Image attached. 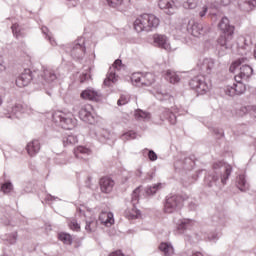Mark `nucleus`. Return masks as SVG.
I'll return each instance as SVG.
<instances>
[{"label": "nucleus", "instance_id": "603ef678", "mask_svg": "<svg viewBox=\"0 0 256 256\" xmlns=\"http://www.w3.org/2000/svg\"><path fill=\"white\" fill-rule=\"evenodd\" d=\"M1 191H3V193H11V191H13V184H11V182H6L1 186Z\"/></svg>", "mask_w": 256, "mask_h": 256}, {"label": "nucleus", "instance_id": "1a4fd4ad", "mask_svg": "<svg viewBox=\"0 0 256 256\" xmlns=\"http://www.w3.org/2000/svg\"><path fill=\"white\" fill-rule=\"evenodd\" d=\"M121 65H122V61L117 59V60H115L113 65L110 67L107 77L104 80V85L106 87H111V85H113V83H117V81L119 79V76H117V71H119V69H121Z\"/></svg>", "mask_w": 256, "mask_h": 256}, {"label": "nucleus", "instance_id": "de8ad7c7", "mask_svg": "<svg viewBox=\"0 0 256 256\" xmlns=\"http://www.w3.org/2000/svg\"><path fill=\"white\" fill-rule=\"evenodd\" d=\"M5 241L10 245H15V243H17V232H13L6 236Z\"/></svg>", "mask_w": 256, "mask_h": 256}, {"label": "nucleus", "instance_id": "a211bd4d", "mask_svg": "<svg viewBox=\"0 0 256 256\" xmlns=\"http://www.w3.org/2000/svg\"><path fill=\"white\" fill-rule=\"evenodd\" d=\"M193 167H195V160L192 157L179 160L175 163V169H178L179 171H191Z\"/></svg>", "mask_w": 256, "mask_h": 256}, {"label": "nucleus", "instance_id": "20e7f679", "mask_svg": "<svg viewBox=\"0 0 256 256\" xmlns=\"http://www.w3.org/2000/svg\"><path fill=\"white\" fill-rule=\"evenodd\" d=\"M191 229H193V220L184 218L178 221L177 230L179 233L185 235L184 239L186 243L193 245V243H197L201 238L197 234H187V231H191Z\"/></svg>", "mask_w": 256, "mask_h": 256}, {"label": "nucleus", "instance_id": "338daca9", "mask_svg": "<svg viewBox=\"0 0 256 256\" xmlns=\"http://www.w3.org/2000/svg\"><path fill=\"white\" fill-rule=\"evenodd\" d=\"M55 199H57V198H55L54 196H51V194H48L46 196V201H55Z\"/></svg>", "mask_w": 256, "mask_h": 256}, {"label": "nucleus", "instance_id": "412c9836", "mask_svg": "<svg viewBox=\"0 0 256 256\" xmlns=\"http://www.w3.org/2000/svg\"><path fill=\"white\" fill-rule=\"evenodd\" d=\"M147 26V18L145 14L140 15L136 20L134 21V29L137 31V33H142V31L149 32Z\"/></svg>", "mask_w": 256, "mask_h": 256}, {"label": "nucleus", "instance_id": "bf43d9fd", "mask_svg": "<svg viewBox=\"0 0 256 256\" xmlns=\"http://www.w3.org/2000/svg\"><path fill=\"white\" fill-rule=\"evenodd\" d=\"M196 181H197V176H193L189 182H187L186 180H183L182 183L184 187H189V185H191L192 183H195Z\"/></svg>", "mask_w": 256, "mask_h": 256}, {"label": "nucleus", "instance_id": "473e14b6", "mask_svg": "<svg viewBox=\"0 0 256 256\" xmlns=\"http://www.w3.org/2000/svg\"><path fill=\"white\" fill-rule=\"evenodd\" d=\"M62 141L64 147H69V145H75L79 143V138H77L76 135L70 134L68 136H64Z\"/></svg>", "mask_w": 256, "mask_h": 256}, {"label": "nucleus", "instance_id": "ea45409f", "mask_svg": "<svg viewBox=\"0 0 256 256\" xmlns=\"http://www.w3.org/2000/svg\"><path fill=\"white\" fill-rule=\"evenodd\" d=\"M131 81H132V83H136V85H138V87H141L142 81H143V73H141V72L133 73L131 76Z\"/></svg>", "mask_w": 256, "mask_h": 256}, {"label": "nucleus", "instance_id": "09e8293b", "mask_svg": "<svg viewBox=\"0 0 256 256\" xmlns=\"http://www.w3.org/2000/svg\"><path fill=\"white\" fill-rule=\"evenodd\" d=\"M224 93L226 95H228V97H235V95H237V93L235 92V87L232 85V86H226L224 88Z\"/></svg>", "mask_w": 256, "mask_h": 256}, {"label": "nucleus", "instance_id": "6e6d98bb", "mask_svg": "<svg viewBox=\"0 0 256 256\" xmlns=\"http://www.w3.org/2000/svg\"><path fill=\"white\" fill-rule=\"evenodd\" d=\"M182 256H205L201 252H191L189 250L182 253Z\"/></svg>", "mask_w": 256, "mask_h": 256}, {"label": "nucleus", "instance_id": "774afa93", "mask_svg": "<svg viewBox=\"0 0 256 256\" xmlns=\"http://www.w3.org/2000/svg\"><path fill=\"white\" fill-rule=\"evenodd\" d=\"M135 175L136 177H141V175H143V171H141V169H137Z\"/></svg>", "mask_w": 256, "mask_h": 256}, {"label": "nucleus", "instance_id": "bb28decb", "mask_svg": "<svg viewBox=\"0 0 256 256\" xmlns=\"http://www.w3.org/2000/svg\"><path fill=\"white\" fill-rule=\"evenodd\" d=\"M99 221L102 223V225H105V227H111V225L115 223L113 213L111 212H102L99 215Z\"/></svg>", "mask_w": 256, "mask_h": 256}, {"label": "nucleus", "instance_id": "f03ea898", "mask_svg": "<svg viewBox=\"0 0 256 256\" xmlns=\"http://www.w3.org/2000/svg\"><path fill=\"white\" fill-rule=\"evenodd\" d=\"M218 28L221 31V35L217 40V43L220 46L218 55L223 57V55L226 53L225 51L233 47L231 41H233V35H235V26L231 25L229 18L224 16L219 22Z\"/></svg>", "mask_w": 256, "mask_h": 256}, {"label": "nucleus", "instance_id": "2f4dec72", "mask_svg": "<svg viewBox=\"0 0 256 256\" xmlns=\"http://www.w3.org/2000/svg\"><path fill=\"white\" fill-rule=\"evenodd\" d=\"M236 83L233 84L234 86V91L236 92V95H243V93H245L246 91V87L245 84H243V82H241L242 80L239 78H235Z\"/></svg>", "mask_w": 256, "mask_h": 256}, {"label": "nucleus", "instance_id": "4468645a", "mask_svg": "<svg viewBox=\"0 0 256 256\" xmlns=\"http://www.w3.org/2000/svg\"><path fill=\"white\" fill-rule=\"evenodd\" d=\"M189 25L191 26L188 28V31L193 35V37H201V35H205V33H209L210 31L209 26H203V24L198 22H194L192 24L189 22Z\"/></svg>", "mask_w": 256, "mask_h": 256}, {"label": "nucleus", "instance_id": "393cba45", "mask_svg": "<svg viewBox=\"0 0 256 256\" xmlns=\"http://www.w3.org/2000/svg\"><path fill=\"white\" fill-rule=\"evenodd\" d=\"M146 16V27L148 28L149 31H153V29H157L159 27L160 20L157 18V16L153 14H145Z\"/></svg>", "mask_w": 256, "mask_h": 256}, {"label": "nucleus", "instance_id": "79ce46f5", "mask_svg": "<svg viewBox=\"0 0 256 256\" xmlns=\"http://www.w3.org/2000/svg\"><path fill=\"white\" fill-rule=\"evenodd\" d=\"M247 61V58H240L233 62L229 68L230 73H235L237 67H240V65H243Z\"/></svg>", "mask_w": 256, "mask_h": 256}, {"label": "nucleus", "instance_id": "aec40b11", "mask_svg": "<svg viewBox=\"0 0 256 256\" xmlns=\"http://www.w3.org/2000/svg\"><path fill=\"white\" fill-rule=\"evenodd\" d=\"M115 187V180L110 177H103L100 179V189L102 193H111Z\"/></svg>", "mask_w": 256, "mask_h": 256}, {"label": "nucleus", "instance_id": "2eb2a0df", "mask_svg": "<svg viewBox=\"0 0 256 256\" xmlns=\"http://www.w3.org/2000/svg\"><path fill=\"white\" fill-rule=\"evenodd\" d=\"M23 113H31V108L27 105L15 104L11 108V115H8V119H19Z\"/></svg>", "mask_w": 256, "mask_h": 256}, {"label": "nucleus", "instance_id": "ddd939ff", "mask_svg": "<svg viewBox=\"0 0 256 256\" xmlns=\"http://www.w3.org/2000/svg\"><path fill=\"white\" fill-rule=\"evenodd\" d=\"M53 81H57V74L55 73V70L45 68L38 76V83H40V85L53 83Z\"/></svg>", "mask_w": 256, "mask_h": 256}, {"label": "nucleus", "instance_id": "dca6fc26", "mask_svg": "<svg viewBox=\"0 0 256 256\" xmlns=\"http://www.w3.org/2000/svg\"><path fill=\"white\" fill-rule=\"evenodd\" d=\"M158 6L166 13V15H173L175 14V11H177L175 0H159Z\"/></svg>", "mask_w": 256, "mask_h": 256}, {"label": "nucleus", "instance_id": "864d4df0", "mask_svg": "<svg viewBox=\"0 0 256 256\" xmlns=\"http://www.w3.org/2000/svg\"><path fill=\"white\" fill-rule=\"evenodd\" d=\"M137 134L133 131L126 132L122 135V139H126V141H129L131 139H136Z\"/></svg>", "mask_w": 256, "mask_h": 256}, {"label": "nucleus", "instance_id": "f3484780", "mask_svg": "<svg viewBox=\"0 0 256 256\" xmlns=\"http://www.w3.org/2000/svg\"><path fill=\"white\" fill-rule=\"evenodd\" d=\"M32 79H33V76H31V70L26 69L16 79V85L17 87H20V88L27 87V85L31 83Z\"/></svg>", "mask_w": 256, "mask_h": 256}, {"label": "nucleus", "instance_id": "5fc2aeb1", "mask_svg": "<svg viewBox=\"0 0 256 256\" xmlns=\"http://www.w3.org/2000/svg\"><path fill=\"white\" fill-rule=\"evenodd\" d=\"M219 239V235L216 232H212L208 234L206 241H212L215 243Z\"/></svg>", "mask_w": 256, "mask_h": 256}, {"label": "nucleus", "instance_id": "7ed1b4c3", "mask_svg": "<svg viewBox=\"0 0 256 256\" xmlns=\"http://www.w3.org/2000/svg\"><path fill=\"white\" fill-rule=\"evenodd\" d=\"M52 121L58 127H62V129H74L77 125V119L73 117V114H66L65 112L56 111L52 114Z\"/></svg>", "mask_w": 256, "mask_h": 256}, {"label": "nucleus", "instance_id": "4d7b16f0", "mask_svg": "<svg viewBox=\"0 0 256 256\" xmlns=\"http://www.w3.org/2000/svg\"><path fill=\"white\" fill-rule=\"evenodd\" d=\"M246 113H251V106H244L240 108L239 115H246Z\"/></svg>", "mask_w": 256, "mask_h": 256}, {"label": "nucleus", "instance_id": "0e129e2a", "mask_svg": "<svg viewBox=\"0 0 256 256\" xmlns=\"http://www.w3.org/2000/svg\"><path fill=\"white\" fill-rule=\"evenodd\" d=\"M214 133L216 135H219L220 137H223V130L222 129L216 128V129H214Z\"/></svg>", "mask_w": 256, "mask_h": 256}, {"label": "nucleus", "instance_id": "cd10ccee", "mask_svg": "<svg viewBox=\"0 0 256 256\" xmlns=\"http://www.w3.org/2000/svg\"><path fill=\"white\" fill-rule=\"evenodd\" d=\"M238 5L242 11L249 13V11H253L255 9L256 0H238Z\"/></svg>", "mask_w": 256, "mask_h": 256}, {"label": "nucleus", "instance_id": "8fccbe9b", "mask_svg": "<svg viewBox=\"0 0 256 256\" xmlns=\"http://www.w3.org/2000/svg\"><path fill=\"white\" fill-rule=\"evenodd\" d=\"M127 103H129V95H121L119 100L117 101V105L119 107H122V105H127Z\"/></svg>", "mask_w": 256, "mask_h": 256}, {"label": "nucleus", "instance_id": "f704fd0d", "mask_svg": "<svg viewBox=\"0 0 256 256\" xmlns=\"http://www.w3.org/2000/svg\"><path fill=\"white\" fill-rule=\"evenodd\" d=\"M237 187L240 191H247L249 189V184L245 180V175H239L237 177Z\"/></svg>", "mask_w": 256, "mask_h": 256}, {"label": "nucleus", "instance_id": "13d9d810", "mask_svg": "<svg viewBox=\"0 0 256 256\" xmlns=\"http://www.w3.org/2000/svg\"><path fill=\"white\" fill-rule=\"evenodd\" d=\"M7 71V66L5 65V59L0 56V73Z\"/></svg>", "mask_w": 256, "mask_h": 256}, {"label": "nucleus", "instance_id": "423d86ee", "mask_svg": "<svg viewBox=\"0 0 256 256\" xmlns=\"http://www.w3.org/2000/svg\"><path fill=\"white\" fill-rule=\"evenodd\" d=\"M141 193V186L137 187L133 193H132V205L133 207L131 209H127L125 211V217L127 219H139V217L141 216V211H139L137 209V207H135V205H137V203H139V195Z\"/></svg>", "mask_w": 256, "mask_h": 256}, {"label": "nucleus", "instance_id": "37998d69", "mask_svg": "<svg viewBox=\"0 0 256 256\" xmlns=\"http://www.w3.org/2000/svg\"><path fill=\"white\" fill-rule=\"evenodd\" d=\"M105 2L111 9H119L123 5V0H105Z\"/></svg>", "mask_w": 256, "mask_h": 256}, {"label": "nucleus", "instance_id": "a19ab883", "mask_svg": "<svg viewBox=\"0 0 256 256\" xmlns=\"http://www.w3.org/2000/svg\"><path fill=\"white\" fill-rule=\"evenodd\" d=\"M161 187H162L161 183L155 184L154 186L147 187L145 189L146 196L150 197V195H155V193H157V190L161 189Z\"/></svg>", "mask_w": 256, "mask_h": 256}, {"label": "nucleus", "instance_id": "7c9ffc66", "mask_svg": "<svg viewBox=\"0 0 256 256\" xmlns=\"http://www.w3.org/2000/svg\"><path fill=\"white\" fill-rule=\"evenodd\" d=\"M155 83V75L153 73H142V86L145 85L149 87V85H153Z\"/></svg>", "mask_w": 256, "mask_h": 256}, {"label": "nucleus", "instance_id": "3c124183", "mask_svg": "<svg viewBox=\"0 0 256 256\" xmlns=\"http://www.w3.org/2000/svg\"><path fill=\"white\" fill-rule=\"evenodd\" d=\"M184 9H195L197 7V1L195 0H187L183 4Z\"/></svg>", "mask_w": 256, "mask_h": 256}, {"label": "nucleus", "instance_id": "58836bf2", "mask_svg": "<svg viewBox=\"0 0 256 256\" xmlns=\"http://www.w3.org/2000/svg\"><path fill=\"white\" fill-rule=\"evenodd\" d=\"M165 79H166V81H169L170 83H179V81H180L179 76L176 75V73L171 70L166 71Z\"/></svg>", "mask_w": 256, "mask_h": 256}, {"label": "nucleus", "instance_id": "0eeeda50", "mask_svg": "<svg viewBox=\"0 0 256 256\" xmlns=\"http://www.w3.org/2000/svg\"><path fill=\"white\" fill-rule=\"evenodd\" d=\"M69 53L72 59L76 61L83 59L86 53L85 40L83 38L76 40L70 47Z\"/></svg>", "mask_w": 256, "mask_h": 256}, {"label": "nucleus", "instance_id": "69168bd1", "mask_svg": "<svg viewBox=\"0 0 256 256\" xmlns=\"http://www.w3.org/2000/svg\"><path fill=\"white\" fill-rule=\"evenodd\" d=\"M233 0H222L221 1V4L222 5H224V7H227V5H231V2H232Z\"/></svg>", "mask_w": 256, "mask_h": 256}, {"label": "nucleus", "instance_id": "052dcab7", "mask_svg": "<svg viewBox=\"0 0 256 256\" xmlns=\"http://www.w3.org/2000/svg\"><path fill=\"white\" fill-rule=\"evenodd\" d=\"M148 157H149L150 161H157V154L153 150H150L148 152Z\"/></svg>", "mask_w": 256, "mask_h": 256}, {"label": "nucleus", "instance_id": "9d476101", "mask_svg": "<svg viewBox=\"0 0 256 256\" xmlns=\"http://www.w3.org/2000/svg\"><path fill=\"white\" fill-rule=\"evenodd\" d=\"M197 68L203 75H211L217 68V62L213 58H203L198 61Z\"/></svg>", "mask_w": 256, "mask_h": 256}, {"label": "nucleus", "instance_id": "e433bc0d", "mask_svg": "<svg viewBox=\"0 0 256 256\" xmlns=\"http://www.w3.org/2000/svg\"><path fill=\"white\" fill-rule=\"evenodd\" d=\"M97 225L96 219L88 220L86 221L85 230L87 233H95V231H97Z\"/></svg>", "mask_w": 256, "mask_h": 256}, {"label": "nucleus", "instance_id": "5701e85b", "mask_svg": "<svg viewBox=\"0 0 256 256\" xmlns=\"http://www.w3.org/2000/svg\"><path fill=\"white\" fill-rule=\"evenodd\" d=\"M91 149L85 147V146H78L74 149V155L76 159H83L84 161L87 160V157L91 155Z\"/></svg>", "mask_w": 256, "mask_h": 256}, {"label": "nucleus", "instance_id": "a18cd8bd", "mask_svg": "<svg viewBox=\"0 0 256 256\" xmlns=\"http://www.w3.org/2000/svg\"><path fill=\"white\" fill-rule=\"evenodd\" d=\"M11 29L16 39H19V37H23V32H21V26H19V24H13Z\"/></svg>", "mask_w": 256, "mask_h": 256}, {"label": "nucleus", "instance_id": "f8f14e48", "mask_svg": "<svg viewBox=\"0 0 256 256\" xmlns=\"http://www.w3.org/2000/svg\"><path fill=\"white\" fill-rule=\"evenodd\" d=\"M158 117L159 120H156V123L159 125L164 121H168L170 125H175V123H177V116L167 108H161Z\"/></svg>", "mask_w": 256, "mask_h": 256}, {"label": "nucleus", "instance_id": "9b49d317", "mask_svg": "<svg viewBox=\"0 0 256 256\" xmlns=\"http://www.w3.org/2000/svg\"><path fill=\"white\" fill-rule=\"evenodd\" d=\"M79 118L81 121L93 125V123H95V110L93 106L89 104L83 106L79 111Z\"/></svg>", "mask_w": 256, "mask_h": 256}, {"label": "nucleus", "instance_id": "b1692460", "mask_svg": "<svg viewBox=\"0 0 256 256\" xmlns=\"http://www.w3.org/2000/svg\"><path fill=\"white\" fill-rule=\"evenodd\" d=\"M26 150L30 157H35V155L41 150V143L39 140H32L27 144Z\"/></svg>", "mask_w": 256, "mask_h": 256}, {"label": "nucleus", "instance_id": "4c0bfd02", "mask_svg": "<svg viewBox=\"0 0 256 256\" xmlns=\"http://www.w3.org/2000/svg\"><path fill=\"white\" fill-rule=\"evenodd\" d=\"M41 30L43 35H45L46 39L50 41V45H52V47H55L57 45V42L55 41V38H53V34H51V32L49 31V28L43 26Z\"/></svg>", "mask_w": 256, "mask_h": 256}, {"label": "nucleus", "instance_id": "4be33fe9", "mask_svg": "<svg viewBox=\"0 0 256 256\" xmlns=\"http://www.w3.org/2000/svg\"><path fill=\"white\" fill-rule=\"evenodd\" d=\"M80 97L86 101H99L101 95L95 89L88 88L81 92Z\"/></svg>", "mask_w": 256, "mask_h": 256}, {"label": "nucleus", "instance_id": "6ab92c4d", "mask_svg": "<svg viewBox=\"0 0 256 256\" xmlns=\"http://www.w3.org/2000/svg\"><path fill=\"white\" fill-rule=\"evenodd\" d=\"M153 39L156 47H160V49H165V51H171V44L169 43V39H167V36L155 34Z\"/></svg>", "mask_w": 256, "mask_h": 256}, {"label": "nucleus", "instance_id": "f257e3e1", "mask_svg": "<svg viewBox=\"0 0 256 256\" xmlns=\"http://www.w3.org/2000/svg\"><path fill=\"white\" fill-rule=\"evenodd\" d=\"M232 171L233 167L228 163L223 161L215 162L213 164V172H210L204 179L205 186L216 189V187H219V177H221L222 185H226Z\"/></svg>", "mask_w": 256, "mask_h": 256}, {"label": "nucleus", "instance_id": "e2e57ef3", "mask_svg": "<svg viewBox=\"0 0 256 256\" xmlns=\"http://www.w3.org/2000/svg\"><path fill=\"white\" fill-rule=\"evenodd\" d=\"M250 115L256 118V105L250 106Z\"/></svg>", "mask_w": 256, "mask_h": 256}, {"label": "nucleus", "instance_id": "c85d7f7f", "mask_svg": "<svg viewBox=\"0 0 256 256\" xmlns=\"http://www.w3.org/2000/svg\"><path fill=\"white\" fill-rule=\"evenodd\" d=\"M159 250L163 253L164 256H173L175 255V249L173 245L169 242H162L159 245Z\"/></svg>", "mask_w": 256, "mask_h": 256}, {"label": "nucleus", "instance_id": "a878e982", "mask_svg": "<svg viewBox=\"0 0 256 256\" xmlns=\"http://www.w3.org/2000/svg\"><path fill=\"white\" fill-rule=\"evenodd\" d=\"M251 75H253V68L249 65H242V67H240L239 74L236 75L235 78L243 81V79L244 80L249 79Z\"/></svg>", "mask_w": 256, "mask_h": 256}, {"label": "nucleus", "instance_id": "680f3d73", "mask_svg": "<svg viewBox=\"0 0 256 256\" xmlns=\"http://www.w3.org/2000/svg\"><path fill=\"white\" fill-rule=\"evenodd\" d=\"M208 8L207 6H204L202 10L199 12V17H205L207 15Z\"/></svg>", "mask_w": 256, "mask_h": 256}, {"label": "nucleus", "instance_id": "72a5a7b5", "mask_svg": "<svg viewBox=\"0 0 256 256\" xmlns=\"http://www.w3.org/2000/svg\"><path fill=\"white\" fill-rule=\"evenodd\" d=\"M154 97H156V99H158V101H165L166 103H173V96L169 95V93H163V92L157 91L154 94Z\"/></svg>", "mask_w": 256, "mask_h": 256}, {"label": "nucleus", "instance_id": "c03bdc74", "mask_svg": "<svg viewBox=\"0 0 256 256\" xmlns=\"http://www.w3.org/2000/svg\"><path fill=\"white\" fill-rule=\"evenodd\" d=\"M59 240L63 241L65 245H71V243H73V238L67 233H60Z\"/></svg>", "mask_w": 256, "mask_h": 256}, {"label": "nucleus", "instance_id": "c9c22d12", "mask_svg": "<svg viewBox=\"0 0 256 256\" xmlns=\"http://www.w3.org/2000/svg\"><path fill=\"white\" fill-rule=\"evenodd\" d=\"M134 115L138 121H149L151 119V114L143 110H136Z\"/></svg>", "mask_w": 256, "mask_h": 256}, {"label": "nucleus", "instance_id": "39448f33", "mask_svg": "<svg viewBox=\"0 0 256 256\" xmlns=\"http://www.w3.org/2000/svg\"><path fill=\"white\" fill-rule=\"evenodd\" d=\"M191 89L197 91L198 95H205L209 91V85L205 80V75H198L189 82Z\"/></svg>", "mask_w": 256, "mask_h": 256}, {"label": "nucleus", "instance_id": "6e6552de", "mask_svg": "<svg viewBox=\"0 0 256 256\" xmlns=\"http://www.w3.org/2000/svg\"><path fill=\"white\" fill-rule=\"evenodd\" d=\"M183 207V198L179 195H173L166 198V202L164 204L165 213H175V211H179Z\"/></svg>", "mask_w": 256, "mask_h": 256}, {"label": "nucleus", "instance_id": "c756f323", "mask_svg": "<svg viewBox=\"0 0 256 256\" xmlns=\"http://www.w3.org/2000/svg\"><path fill=\"white\" fill-rule=\"evenodd\" d=\"M96 137L100 143H107L112 137L111 132L107 130H100L96 132Z\"/></svg>", "mask_w": 256, "mask_h": 256}, {"label": "nucleus", "instance_id": "49530a36", "mask_svg": "<svg viewBox=\"0 0 256 256\" xmlns=\"http://www.w3.org/2000/svg\"><path fill=\"white\" fill-rule=\"evenodd\" d=\"M68 225L72 231H81V225L79 224V222H77V219L75 218H72Z\"/></svg>", "mask_w": 256, "mask_h": 256}]
</instances>
